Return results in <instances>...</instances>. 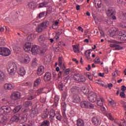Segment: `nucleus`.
Returning a JSON list of instances; mask_svg holds the SVG:
<instances>
[{
    "mask_svg": "<svg viewBox=\"0 0 126 126\" xmlns=\"http://www.w3.org/2000/svg\"><path fill=\"white\" fill-rule=\"evenodd\" d=\"M105 12L106 15H107L108 17H110V18H112L113 20H116V19H117V17L115 16L116 10H115L114 8H109L108 9L106 10Z\"/></svg>",
    "mask_w": 126,
    "mask_h": 126,
    "instance_id": "obj_1",
    "label": "nucleus"
},
{
    "mask_svg": "<svg viewBox=\"0 0 126 126\" xmlns=\"http://www.w3.org/2000/svg\"><path fill=\"white\" fill-rule=\"evenodd\" d=\"M17 69V65L14 63H11L8 65L7 70L9 74H12Z\"/></svg>",
    "mask_w": 126,
    "mask_h": 126,
    "instance_id": "obj_2",
    "label": "nucleus"
},
{
    "mask_svg": "<svg viewBox=\"0 0 126 126\" xmlns=\"http://www.w3.org/2000/svg\"><path fill=\"white\" fill-rule=\"evenodd\" d=\"M81 108L85 109H94V105L88 101H84L80 103Z\"/></svg>",
    "mask_w": 126,
    "mask_h": 126,
    "instance_id": "obj_3",
    "label": "nucleus"
},
{
    "mask_svg": "<svg viewBox=\"0 0 126 126\" xmlns=\"http://www.w3.org/2000/svg\"><path fill=\"white\" fill-rule=\"evenodd\" d=\"M10 50L5 47H0V55L7 57L10 55Z\"/></svg>",
    "mask_w": 126,
    "mask_h": 126,
    "instance_id": "obj_4",
    "label": "nucleus"
},
{
    "mask_svg": "<svg viewBox=\"0 0 126 126\" xmlns=\"http://www.w3.org/2000/svg\"><path fill=\"white\" fill-rule=\"evenodd\" d=\"M88 99L90 102H92L93 103L96 102L97 99V94L93 92L89 94V96L88 97Z\"/></svg>",
    "mask_w": 126,
    "mask_h": 126,
    "instance_id": "obj_5",
    "label": "nucleus"
},
{
    "mask_svg": "<svg viewBox=\"0 0 126 126\" xmlns=\"http://www.w3.org/2000/svg\"><path fill=\"white\" fill-rule=\"evenodd\" d=\"M2 111H3L4 115H8L12 112L11 108L8 106H3L1 107Z\"/></svg>",
    "mask_w": 126,
    "mask_h": 126,
    "instance_id": "obj_6",
    "label": "nucleus"
},
{
    "mask_svg": "<svg viewBox=\"0 0 126 126\" xmlns=\"http://www.w3.org/2000/svg\"><path fill=\"white\" fill-rule=\"evenodd\" d=\"M33 47V43L31 42H27L24 45V50L25 52H29Z\"/></svg>",
    "mask_w": 126,
    "mask_h": 126,
    "instance_id": "obj_7",
    "label": "nucleus"
},
{
    "mask_svg": "<svg viewBox=\"0 0 126 126\" xmlns=\"http://www.w3.org/2000/svg\"><path fill=\"white\" fill-rule=\"evenodd\" d=\"M11 98L12 100H18L20 98V93L14 92L11 94Z\"/></svg>",
    "mask_w": 126,
    "mask_h": 126,
    "instance_id": "obj_8",
    "label": "nucleus"
},
{
    "mask_svg": "<svg viewBox=\"0 0 126 126\" xmlns=\"http://www.w3.org/2000/svg\"><path fill=\"white\" fill-rule=\"evenodd\" d=\"M52 79V74L49 72H47L45 73L43 76V80L45 82H48V81H50Z\"/></svg>",
    "mask_w": 126,
    "mask_h": 126,
    "instance_id": "obj_9",
    "label": "nucleus"
},
{
    "mask_svg": "<svg viewBox=\"0 0 126 126\" xmlns=\"http://www.w3.org/2000/svg\"><path fill=\"white\" fill-rule=\"evenodd\" d=\"M45 71V67L44 66L41 65L39 66L36 71V74L38 76H41L44 74Z\"/></svg>",
    "mask_w": 126,
    "mask_h": 126,
    "instance_id": "obj_10",
    "label": "nucleus"
},
{
    "mask_svg": "<svg viewBox=\"0 0 126 126\" xmlns=\"http://www.w3.org/2000/svg\"><path fill=\"white\" fill-rule=\"evenodd\" d=\"M14 88V86L10 83H6L4 85V89H5V90H12Z\"/></svg>",
    "mask_w": 126,
    "mask_h": 126,
    "instance_id": "obj_11",
    "label": "nucleus"
},
{
    "mask_svg": "<svg viewBox=\"0 0 126 126\" xmlns=\"http://www.w3.org/2000/svg\"><path fill=\"white\" fill-rule=\"evenodd\" d=\"M31 52L32 55H36V54H38V53H39V49H38V47H37V46H33L32 44V46L31 48Z\"/></svg>",
    "mask_w": 126,
    "mask_h": 126,
    "instance_id": "obj_12",
    "label": "nucleus"
},
{
    "mask_svg": "<svg viewBox=\"0 0 126 126\" xmlns=\"http://www.w3.org/2000/svg\"><path fill=\"white\" fill-rule=\"evenodd\" d=\"M110 47L111 48H115V50L117 51L123 50V47H121L120 45H118L117 44H110Z\"/></svg>",
    "mask_w": 126,
    "mask_h": 126,
    "instance_id": "obj_13",
    "label": "nucleus"
},
{
    "mask_svg": "<svg viewBox=\"0 0 126 126\" xmlns=\"http://www.w3.org/2000/svg\"><path fill=\"white\" fill-rule=\"evenodd\" d=\"M92 122L94 126H99L100 125V122H99V119L97 117H94L92 118Z\"/></svg>",
    "mask_w": 126,
    "mask_h": 126,
    "instance_id": "obj_14",
    "label": "nucleus"
},
{
    "mask_svg": "<svg viewBox=\"0 0 126 126\" xmlns=\"http://www.w3.org/2000/svg\"><path fill=\"white\" fill-rule=\"evenodd\" d=\"M51 12V11L49 10H47L46 12H41L38 15V18H42V17L47 16V15H48V14H50Z\"/></svg>",
    "mask_w": 126,
    "mask_h": 126,
    "instance_id": "obj_15",
    "label": "nucleus"
},
{
    "mask_svg": "<svg viewBox=\"0 0 126 126\" xmlns=\"http://www.w3.org/2000/svg\"><path fill=\"white\" fill-rule=\"evenodd\" d=\"M94 4L96 8H100L102 6V1L101 0H94Z\"/></svg>",
    "mask_w": 126,
    "mask_h": 126,
    "instance_id": "obj_16",
    "label": "nucleus"
},
{
    "mask_svg": "<svg viewBox=\"0 0 126 126\" xmlns=\"http://www.w3.org/2000/svg\"><path fill=\"white\" fill-rule=\"evenodd\" d=\"M80 101V97L77 94L73 96L72 102L74 103H79Z\"/></svg>",
    "mask_w": 126,
    "mask_h": 126,
    "instance_id": "obj_17",
    "label": "nucleus"
},
{
    "mask_svg": "<svg viewBox=\"0 0 126 126\" xmlns=\"http://www.w3.org/2000/svg\"><path fill=\"white\" fill-rule=\"evenodd\" d=\"M23 63H29L30 62V58L28 55H25L24 56V60H23Z\"/></svg>",
    "mask_w": 126,
    "mask_h": 126,
    "instance_id": "obj_18",
    "label": "nucleus"
},
{
    "mask_svg": "<svg viewBox=\"0 0 126 126\" xmlns=\"http://www.w3.org/2000/svg\"><path fill=\"white\" fill-rule=\"evenodd\" d=\"M118 35L119 36V38L121 41H126V33H119Z\"/></svg>",
    "mask_w": 126,
    "mask_h": 126,
    "instance_id": "obj_19",
    "label": "nucleus"
},
{
    "mask_svg": "<svg viewBox=\"0 0 126 126\" xmlns=\"http://www.w3.org/2000/svg\"><path fill=\"white\" fill-rule=\"evenodd\" d=\"M54 104L53 106H55V107H57L58 104H59V101H60V97L58 95H55L54 97Z\"/></svg>",
    "mask_w": 126,
    "mask_h": 126,
    "instance_id": "obj_20",
    "label": "nucleus"
},
{
    "mask_svg": "<svg viewBox=\"0 0 126 126\" xmlns=\"http://www.w3.org/2000/svg\"><path fill=\"white\" fill-rule=\"evenodd\" d=\"M50 121L46 120L41 123L40 126H50Z\"/></svg>",
    "mask_w": 126,
    "mask_h": 126,
    "instance_id": "obj_21",
    "label": "nucleus"
},
{
    "mask_svg": "<svg viewBox=\"0 0 126 126\" xmlns=\"http://www.w3.org/2000/svg\"><path fill=\"white\" fill-rule=\"evenodd\" d=\"M70 91L73 94H76V93H78V87L74 86L71 88Z\"/></svg>",
    "mask_w": 126,
    "mask_h": 126,
    "instance_id": "obj_22",
    "label": "nucleus"
},
{
    "mask_svg": "<svg viewBox=\"0 0 126 126\" xmlns=\"http://www.w3.org/2000/svg\"><path fill=\"white\" fill-rule=\"evenodd\" d=\"M76 125L77 126H84V121L81 119H78Z\"/></svg>",
    "mask_w": 126,
    "mask_h": 126,
    "instance_id": "obj_23",
    "label": "nucleus"
},
{
    "mask_svg": "<svg viewBox=\"0 0 126 126\" xmlns=\"http://www.w3.org/2000/svg\"><path fill=\"white\" fill-rule=\"evenodd\" d=\"M18 73L21 76H23V75H25V69L24 67L20 68L19 71L18 72Z\"/></svg>",
    "mask_w": 126,
    "mask_h": 126,
    "instance_id": "obj_24",
    "label": "nucleus"
},
{
    "mask_svg": "<svg viewBox=\"0 0 126 126\" xmlns=\"http://www.w3.org/2000/svg\"><path fill=\"white\" fill-rule=\"evenodd\" d=\"M48 2L44 1L38 4V8H42V7H47V5H48Z\"/></svg>",
    "mask_w": 126,
    "mask_h": 126,
    "instance_id": "obj_25",
    "label": "nucleus"
},
{
    "mask_svg": "<svg viewBox=\"0 0 126 126\" xmlns=\"http://www.w3.org/2000/svg\"><path fill=\"white\" fill-rule=\"evenodd\" d=\"M97 100V106H99L100 107H102L103 106L104 103V99L102 98H100L99 99Z\"/></svg>",
    "mask_w": 126,
    "mask_h": 126,
    "instance_id": "obj_26",
    "label": "nucleus"
},
{
    "mask_svg": "<svg viewBox=\"0 0 126 126\" xmlns=\"http://www.w3.org/2000/svg\"><path fill=\"white\" fill-rule=\"evenodd\" d=\"M48 116H49V112L48 111H44L43 113L42 114L41 118L45 120L48 118Z\"/></svg>",
    "mask_w": 126,
    "mask_h": 126,
    "instance_id": "obj_27",
    "label": "nucleus"
},
{
    "mask_svg": "<svg viewBox=\"0 0 126 126\" xmlns=\"http://www.w3.org/2000/svg\"><path fill=\"white\" fill-rule=\"evenodd\" d=\"M21 106L20 105L16 106L13 110V112L14 113V114H16V113H18L19 111H20V110H21Z\"/></svg>",
    "mask_w": 126,
    "mask_h": 126,
    "instance_id": "obj_28",
    "label": "nucleus"
},
{
    "mask_svg": "<svg viewBox=\"0 0 126 126\" xmlns=\"http://www.w3.org/2000/svg\"><path fill=\"white\" fill-rule=\"evenodd\" d=\"M50 119H54L55 118V116H56V113L55 112V110L54 109H51L50 112Z\"/></svg>",
    "mask_w": 126,
    "mask_h": 126,
    "instance_id": "obj_29",
    "label": "nucleus"
},
{
    "mask_svg": "<svg viewBox=\"0 0 126 126\" xmlns=\"http://www.w3.org/2000/svg\"><path fill=\"white\" fill-rule=\"evenodd\" d=\"M24 106L25 108H28L29 107H31L32 106V102L27 101L24 103Z\"/></svg>",
    "mask_w": 126,
    "mask_h": 126,
    "instance_id": "obj_30",
    "label": "nucleus"
},
{
    "mask_svg": "<svg viewBox=\"0 0 126 126\" xmlns=\"http://www.w3.org/2000/svg\"><path fill=\"white\" fill-rule=\"evenodd\" d=\"M59 28V22L58 21H56L54 23L52 24V29H58Z\"/></svg>",
    "mask_w": 126,
    "mask_h": 126,
    "instance_id": "obj_31",
    "label": "nucleus"
},
{
    "mask_svg": "<svg viewBox=\"0 0 126 126\" xmlns=\"http://www.w3.org/2000/svg\"><path fill=\"white\" fill-rule=\"evenodd\" d=\"M46 40V37L44 35H41L38 38V41L40 43H44V41Z\"/></svg>",
    "mask_w": 126,
    "mask_h": 126,
    "instance_id": "obj_32",
    "label": "nucleus"
},
{
    "mask_svg": "<svg viewBox=\"0 0 126 126\" xmlns=\"http://www.w3.org/2000/svg\"><path fill=\"white\" fill-rule=\"evenodd\" d=\"M32 65L33 67H36L38 65V63H37V59L34 58L32 62Z\"/></svg>",
    "mask_w": 126,
    "mask_h": 126,
    "instance_id": "obj_33",
    "label": "nucleus"
},
{
    "mask_svg": "<svg viewBox=\"0 0 126 126\" xmlns=\"http://www.w3.org/2000/svg\"><path fill=\"white\" fill-rule=\"evenodd\" d=\"M48 23H49V21H45L40 24L44 29H46L47 27H48Z\"/></svg>",
    "mask_w": 126,
    "mask_h": 126,
    "instance_id": "obj_34",
    "label": "nucleus"
},
{
    "mask_svg": "<svg viewBox=\"0 0 126 126\" xmlns=\"http://www.w3.org/2000/svg\"><path fill=\"white\" fill-rule=\"evenodd\" d=\"M19 120H20V119L16 115L13 116L11 119V121L12 122H15V123H18V122L19 121Z\"/></svg>",
    "mask_w": 126,
    "mask_h": 126,
    "instance_id": "obj_35",
    "label": "nucleus"
},
{
    "mask_svg": "<svg viewBox=\"0 0 126 126\" xmlns=\"http://www.w3.org/2000/svg\"><path fill=\"white\" fill-rule=\"evenodd\" d=\"M6 121V118L3 114L0 115V123H4Z\"/></svg>",
    "mask_w": 126,
    "mask_h": 126,
    "instance_id": "obj_36",
    "label": "nucleus"
},
{
    "mask_svg": "<svg viewBox=\"0 0 126 126\" xmlns=\"http://www.w3.org/2000/svg\"><path fill=\"white\" fill-rule=\"evenodd\" d=\"M44 29L40 25H38L36 28V32H38V33H40V32H42Z\"/></svg>",
    "mask_w": 126,
    "mask_h": 126,
    "instance_id": "obj_37",
    "label": "nucleus"
},
{
    "mask_svg": "<svg viewBox=\"0 0 126 126\" xmlns=\"http://www.w3.org/2000/svg\"><path fill=\"white\" fill-rule=\"evenodd\" d=\"M81 90L84 94H89V89H86L85 87H82Z\"/></svg>",
    "mask_w": 126,
    "mask_h": 126,
    "instance_id": "obj_38",
    "label": "nucleus"
},
{
    "mask_svg": "<svg viewBox=\"0 0 126 126\" xmlns=\"http://www.w3.org/2000/svg\"><path fill=\"white\" fill-rule=\"evenodd\" d=\"M73 49L74 53H79V52H80V49H79V47H78V46L77 45L73 46Z\"/></svg>",
    "mask_w": 126,
    "mask_h": 126,
    "instance_id": "obj_39",
    "label": "nucleus"
},
{
    "mask_svg": "<svg viewBox=\"0 0 126 126\" xmlns=\"http://www.w3.org/2000/svg\"><path fill=\"white\" fill-rule=\"evenodd\" d=\"M41 83V79L38 78L37 79L34 83V86L35 87H36V86H38L39 85H40V83Z\"/></svg>",
    "mask_w": 126,
    "mask_h": 126,
    "instance_id": "obj_40",
    "label": "nucleus"
},
{
    "mask_svg": "<svg viewBox=\"0 0 126 126\" xmlns=\"http://www.w3.org/2000/svg\"><path fill=\"white\" fill-rule=\"evenodd\" d=\"M80 76V74L79 73L74 74L73 76L74 80H75V81H79Z\"/></svg>",
    "mask_w": 126,
    "mask_h": 126,
    "instance_id": "obj_41",
    "label": "nucleus"
},
{
    "mask_svg": "<svg viewBox=\"0 0 126 126\" xmlns=\"http://www.w3.org/2000/svg\"><path fill=\"white\" fill-rule=\"evenodd\" d=\"M21 121L22 123H25L27 121V115L25 114L23 116H22Z\"/></svg>",
    "mask_w": 126,
    "mask_h": 126,
    "instance_id": "obj_42",
    "label": "nucleus"
},
{
    "mask_svg": "<svg viewBox=\"0 0 126 126\" xmlns=\"http://www.w3.org/2000/svg\"><path fill=\"white\" fill-rule=\"evenodd\" d=\"M63 83L60 82L58 85L59 89L60 91H63Z\"/></svg>",
    "mask_w": 126,
    "mask_h": 126,
    "instance_id": "obj_43",
    "label": "nucleus"
},
{
    "mask_svg": "<svg viewBox=\"0 0 126 126\" xmlns=\"http://www.w3.org/2000/svg\"><path fill=\"white\" fill-rule=\"evenodd\" d=\"M3 79H4V73L1 71H0V82L3 81Z\"/></svg>",
    "mask_w": 126,
    "mask_h": 126,
    "instance_id": "obj_44",
    "label": "nucleus"
},
{
    "mask_svg": "<svg viewBox=\"0 0 126 126\" xmlns=\"http://www.w3.org/2000/svg\"><path fill=\"white\" fill-rule=\"evenodd\" d=\"M118 32L115 30H112L111 32H110V36L111 37H114V36H116L117 35V33Z\"/></svg>",
    "mask_w": 126,
    "mask_h": 126,
    "instance_id": "obj_45",
    "label": "nucleus"
},
{
    "mask_svg": "<svg viewBox=\"0 0 126 126\" xmlns=\"http://www.w3.org/2000/svg\"><path fill=\"white\" fill-rule=\"evenodd\" d=\"M86 79H85V77H84L83 76L81 75L80 76V78L79 79V82H85Z\"/></svg>",
    "mask_w": 126,
    "mask_h": 126,
    "instance_id": "obj_46",
    "label": "nucleus"
},
{
    "mask_svg": "<svg viewBox=\"0 0 126 126\" xmlns=\"http://www.w3.org/2000/svg\"><path fill=\"white\" fill-rule=\"evenodd\" d=\"M61 106L62 107V110H66V104L64 101H63L61 103Z\"/></svg>",
    "mask_w": 126,
    "mask_h": 126,
    "instance_id": "obj_47",
    "label": "nucleus"
},
{
    "mask_svg": "<svg viewBox=\"0 0 126 126\" xmlns=\"http://www.w3.org/2000/svg\"><path fill=\"white\" fill-rule=\"evenodd\" d=\"M120 104L122 105L123 108H124V110L126 109V102L124 100L120 101Z\"/></svg>",
    "mask_w": 126,
    "mask_h": 126,
    "instance_id": "obj_48",
    "label": "nucleus"
},
{
    "mask_svg": "<svg viewBox=\"0 0 126 126\" xmlns=\"http://www.w3.org/2000/svg\"><path fill=\"white\" fill-rule=\"evenodd\" d=\"M106 116L109 120H110V121H114V118L112 116V114H111V113H106Z\"/></svg>",
    "mask_w": 126,
    "mask_h": 126,
    "instance_id": "obj_49",
    "label": "nucleus"
},
{
    "mask_svg": "<svg viewBox=\"0 0 126 126\" xmlns=\"http://www.w3.org/2000/svg\"><path fill=\"white\" fill-rule=\"evenodd\" d=\"M93 17L94 18L95 22H98L99 21V16L93 14Z\"/></svg>",
    "mask_w": 126,
    "mask_h": 126,
    "instance_id": "obj_50",
    "label": "nucleus"
},
{
    "mask_svg": "<svg viewBox=\"0 0 126 126\" xmlns=\"http://www.w3.org/2000/svg\"><path fill=\"white\" fill-rule=\"evenodd\" d=\"M58 61H59V66L61 67V66L63 65V61H62V57H59Z\"/></svg>",
    "mask_w": 126,
    "mask_h": 126,
    "instance_id": "obj_51",
    "label": "nucleus"
},
{
    "mask_svg": "<svg viewBox=\"0 0 126 126\" xmlns=\"http://www.w3.org/2000/svg\"><path fill=\"white\" fill-rule=\"evenodd\" d=\"M32 115H33V116H36L37 114H38V110L37 109H33L32 111Z\"/></svg>",
    "mask_w": 126,
    "mask_h": 126,
    "instance_id": "obj_52",
    "label": "nucleus"
},
{
    "mask_svg": "<svg viewBox=\"0 0 126 126\" xmlns=\"http://www.w3.org/2000/svg\"><path fill=\"white\" fill-rule=\"evenodd\" d=\"M29 7L31 8V9H34L35 8V5L33 3H30L29 4Z\"/></svg>",
    "mask_w": 126,
    "mask_h": 126,
    "instance_id": "obj_53",
    "label": "nucleus"
},
{
    "mask_svg": "<svg viewBox=\"0 0 126 126\" xmlns=\"http://www.w3.org/2000/svg\"><path fill=\"white\" fill-rule=\"evenodd\" d=\"M94 63H100V58H99V57L97 58L96 57L95 59H94Z\"/></svg>",
    "mask_w": 126,
    "mask_h": 126,
    "instance_id": "obj_54",
    "label": "nucleus"
},
{
    "mask_svg": "<svg viewBox=\"0 0 126 126\" xmlns=\"http://www.w3.org/2000/svg\"><path fill=\"white\" fill-rule=\"evenodd\" d=\"M120 96L121 98H126V94L123 91L120 93Z\"/></svg>",
    "mask_w": 126,
    "mask_h": 126,
    "instance_id": "obj_55",
    "label": "nucleus"
},
{
    "mask_svg": "<svg viewBox=\"0 0 126 126\" xmlns=\"http://www.w3.org/2000/svg\"><path fill=\"white\" fill-rule=\"evenodd\" d=\"M56 119L58 120V121H62V115H61L60 114H58V115L56 116Z\"/></svg>",
    "mask_w": 126,
    "mask_h": 126,
    "instance_id": "obj_56",
    "label": "nucleus"
},
{
    "mask_svg": "<svg viewBox=\"0 0 126 126\" xmlns=\"http://www.w3.org/2000/svg\"><path fill=\"white\" fill-rule=\"evenodd\" d=\"M112 76L116 77L117 75H119V73L118 72V70H116L114 73H112Z\"/></svg>",
    "mask_w": 126,
    "mask_h": 126,
    "instance_id": "obj_57",
    "label": "nucleus"
},
{
    "mask_svg": "<svg viewBox=\"0 0 126 126\" xmlns=\"http://www.w3.org/2000/svg\"><path fill=\"white\" fill-rule=\"evenodd\" d=\"M65 111H66V110H62V115H63V118H64V119L66 118V115L65 114Z\"/></svg>",
    "mask_w": 126,
    "mask_h": 126,
    "instance_id": "obj_58",
    "label": "nucleus"
},
{
    "mask_svg": "<svg viewBox=\"0 0 126 126\" xmlns=\"http://www.w3.org/2000/svg\"><path fill=\"white\" fill-rule=\"evenodd\" d=\"M5 44V42H4V40L1 39L0 40V46H4Z\"/></svg>",
    "mask_w": 126,
    "mask_h": 126,
    "instance_id": "obj_59",
    "label": "nucleus"
},
{
    "mask_svg": "<svg viewBox=\"0 0 126 126\" xmlns=\"http://www.w3.org/2000/svg\"><path fill=\"white\" fill-rule=\"evenodd\" d=\"M109 103L111 106H116V102H115V101L113 99H112L111 101H109Z\"/></svg>",
    "mask_w": 126,
    "mask_h": 126,
    "instance_id": "obj_60",
    "label": "nucleus"
},
{
    "mask_svg": "<svg viewBox=\"0 0 126 126\" xmlns=\"http://www.w3.org/2000/svg\"><path fill=\"white\" fill-rule=\"evenodd\" d=\"M69 71H70V69H66L64 71V75H67V74H69Z\"/></svg>",
    "mask_w": 126,
    "mask_h": 126,
    "instance_id": "obj_61",
    "label": "nucleus"
},
{
    "mask_svg": "<svg viewBox=\"0 0 126 126\" xmlns=\"http://www.w3.org/2000/svg\"><path fill=\"white\" fill-rule=\"evenodd\" d=\"M35 98V95H30L28 96V100H31Z\"/></svg>",
    "mask_w": 126,
    "mask_h": 126,
    "instance_id": "obj_62",
    "label": "nucleus"
},
{
    "mask_svg": "<svg viewBox=\"0 0 126 126\" xmlns=\"http://www.w3.org/2000/svg\"><path fill=\"white\" fill-rule=\"evenodd\" d=\"M69 117H74V114L73 113V111H71L70 112L68 113Z\"/></svg>",
    "mask_w": 126,
    "mask_h": 126,
    "instance_id": "obj_63",
    "label": "nucleus"
},
{
    "mask_svg": "<svg viewBox=\"0 0 126 126\" xmlns=\"http://www.w3.org/2000/svg\"><path fill=\"white\" fill-rule=\"evenodd\" d=\"M121 90H122V91H126V86H122V87H121Z\"/></svg>",
    "mask_w": 126,
    "mask_h": 126,
    "instance_id": "obj_64",
    "label": "nucleus"
}]
</instances>
